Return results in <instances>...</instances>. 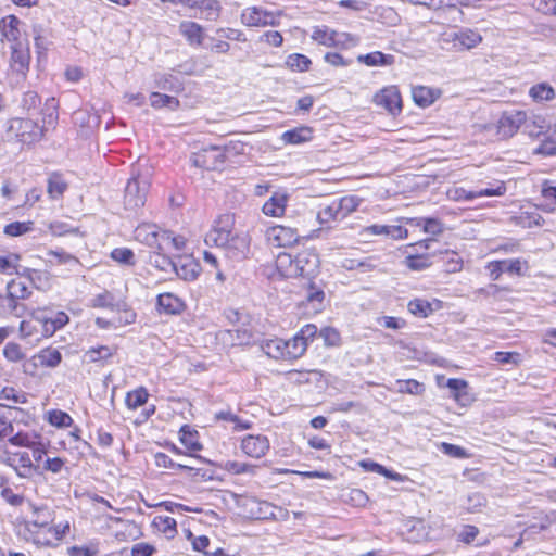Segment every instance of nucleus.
<instances>
[{
  "label": "nucleus",
  "mask_w": 556,
  "mask_h": 556,
  "mask_svg": "<svg viewBox=\"0 0 556 556\" xmlns=\"http://www.w3.org/2000/svg\"><path fill=\"white\" fill-rule=\"evenodd\" d=\"M152 168L147 159H138L131 166L130 178L125 188V208H140L147 203Z\"/></svg>",
  "instance_id": "nucleus-1"
},
{
  "label": "nucleus",
  "mask_w": 556,
  "mask_h": 556,
  "mask_svg": "<svg viewBox=\"0 0 556 556\" xmlns=\"http://www.w3.org/2000/svg\"><path fill=\"white\" fill-rule=\"evenodd\" d=\"M5 135L8 140L15 139L23 144L31 146L43 138L45 127L29 118L14 117L5 123Z\"/></svg>",
  "instance_id": "nucleus-2"
},
{
  "label": "nucleus",
  "mask_w": 556,
  "mask_h": 556,
  "mask_svg": "<svg viewBox=\"0 0 556 556\" xmlns=\"http://www.w3.org/2000/svg\"><path fill=\"white\" fill-rule=\"evenodd\" d=\"M262 351L274 359H298L299 349L291 345V339L285 341L279 338L268 339L262 342Z\"/></svg>",
  "instance_id": "nucleus-3"
},
{
  "label": "nucleus",
  "mask_w": 556,
  "mask_h": 556,
  "mask_svg": "<svg viewBox=\"0 0 556 556\" xmlns=\"http://www.w3.org/2000/svg\"><path fill=\"white\" fill-rule=\"evenodd\" d=\"M298 230L281 225L269 227L266 230V240L268 244L276 248L291 247L299 241Z\"/></svg>",
  "instance_id": "nucleus-4"
},
{
  "label": "nucleus",
  "mask_w": 556,
  "mask_h": 556,
  "mask_svg": "<svg viewBox=\"0 0 556 556\" xmlns=\"http://www.w3.org/2000/svg\"><path fill=\"white\" fill-rule=\"evenodd\" d=\"M526 122L527 114L523 111L505 112L498 119L497 134L503 139L510 138Z\"/></svg>",
  "instance_id": "nucleus-5"
},
{
  "label": "nucleus",
  "mask_w": 556,
  "mask_h": 556,
  "mask_svg": "<svg viewBox=\"0 0 556 556\" xmlns=\"http://www.w3.org/2000/svg\"><path fill=\"white\" fill-rule=\"evenodd\" d=\"M38 318L40 320V336L42 338H49L54 334V332L64 327L70 318L64 312L52 313L47 309L38 311Z\"/></svg>",
  "instance_id": "nucleus-6"
},
{
  "label": "nucleus",
  "mask_w": 556,
  "mask_h": 556,
  "mask_svg": "<svg viewBox=\"0 0 556 556\" xmlns=\"http://www.w3.org/2000/svg\"><path fill=\"white\" fill-rule=\"evenodd\" d=\"M241 22L248 27H265L277 25V17L273 12L257 7L245 8L241 13Z\"/></svg>",
  "instance_id": "nucleus-7"
},
{
  "label": "nucleus",
  "mask_w": 556,
  "mask_h": 556,
  "mask_svg": "<svg viewBox=\"0 0 556 556\" xmlns=\"http://www.w3.org/2000/svg\"><path fill=\"white\" fill-rule=\"evenodd\" d=\"M239 503L244 508V513L249 518L262 520L275 517V507L266 501L242 496Z\"/></svg>",
  "instance_id": "nucleus-8"
},
{
  "label": "nucleus",
  "mask_w": 556,
  "mask_h": 556,
  "mask_svg": "<svg viewBox=\"0 0 556 556\" xmlns=\"http://www.w3.org/2000/svg\"><path fill=\"white\" fill-rule=\"evenodd\" d=\"M374 102L384 108L392 115L400 113L402 109L401 96L397 88L394 86L386 87L376 93Z\"/></svg>",
  "instance_id": "nucleus-9"
},
{
  "label": "nucleus",
  "mask_w": 556,
  "mask_h": 556,
  "mask_svg": "<svg viewBox=\"0 0 556 556\" xmlns=\"http://www.w3.org/2000/svg\"><path fill=\"white\" fill-rule=\"evenodd\" d=\"M298 277H312L319 267V257L313 250H304L294 256Z\"/></svg>",
  "instance_id": "nucleus-10"
},
{
  "label": "nucleus",
  "mask_w": 556,
  "mask_h": 556,
  "mask_svg": "<svg viewBox=\"0 0 556 556\" xmlns=\"http://www.w3.org/2000/svg\"><path fill=\"white\" fill-rule=\"evenodd\" d=\"M244 454L253 458L263 457L269 450V441L264 435H247L241 442Z\"/></svg>",
  "instance_id": "nucleus-11"
},
{
  "label": "nucleus",
  "mask_w": 556,
  "mask_h": 556,
  "mask_svg": "<svg viewBox=\"0 0 556 556\" xmlns=\"http://www.w3.org/2000/svg\"><path fill=\"white\" fill-rule=\"evenodd\" d=\"M252 333L248 329H228L216 333V340L224 346H237L249 344Z\"/></svg>",
  "instance_id": "nucleus-12"
},
{
  "label": "nucleus",
  "mask_w": 556,
  "mask_h": 556,
  "mask_svg": "<svg viewBox=\"0 0 556 556\" xmlns=\"http://www.w3.org/2000/svg\"><path fill=\"white\" fill-rule=\"evenodd\" d=\"M506 188L503 182H498L495 188H484L478 191H466L462 188H454L448 190L447 195L455 200H472L482 195H502Z\"/></svg>",
  "instance_id": "nucleus-13"
},
{
  "label": "nucleus",
  "mask_w": 556,
  "mask_h": 556,
  "mask_svg": "<svg viewBox=\"0 0 556 556\" xmlns=\"http://www.w3.org/2000/svg\"><path fill=\"white\" fill-rule=\"evenodd\" d=\"M213 421L222 424L227 429L228 426L233 432L248 430L252 424L249 420L241 419L238 415L233 414L230 409L220 410L214 415Z\"/></svg>",
  "instance_id": "nucleus-14"
},
{
  "label": "nucleus",
  "mask_w": 556,
  "mask_h": 556,
  "mask_svg": "<svg viewBox=\"0 0 556 556\" xmlns=\"http://www.w3.org/2000/svg\"><path fill=\"white\" fill-rule=\"evenodd\" d=\"M167 252L168 251L153 249L149 256V263L161 271H164L166 274H174V271H177V266L179 265V263L178 260H175L174 257L169 256Z\"/></svg>",
  "instance_id": "nucleus-15"
},
{
  "label": "nucleus",
  "mask_w": 556,
  "mask_h": 556,
  "mask_svg": "<svg viewBox=\"0 0 556 556\" xmlns=\"http://www.w3.org/2000/svg\"><path fill=\"white\" fill-rule=\"evenodd\" d=\"M448 40L453 42L456 49H472L482 41V37L477 31L467 29L448 35Z\"/></svg>",
  "instance_id": "nucleus-16"
},
{
  "label": "nucleus",
  "mask_w": 556,
  "mask_h": 556,
  "mask_svg": "<svg viewBox=\"0 0 556 556\" xmlns=\"http://www.w3.org/2000/svg\"><path fill=\"white\" fill-rule=\"evenodd\" d=\"M160 233H163V230H160L155 225L144 224L136 228L135 238L150 248L159 250Z\"/></svg>",
  "instance_id": "nucleus-17"
},
{
  "label": "nucleus",
  "mask_w": 556,
  "mask_h": 556,
  "mask_svg": "<svg viewBox=\"0 0 556 556\" xmlns=\"http://www.w3.org/2000/svg\"><path fill=\"white\" fill-rule=\"evenodd\" d=\"M317 333V327L313 324H307L291 339V345L299 349V358L307 350L308 342L312 341Z\"/></svg>",
  "instance_id": "nucleus-18"
},
{
  "label": "nucleus",
  "mask_w": 556,
  "mask_h": 556,
  "mask_svg": "<svg viewBox=\"0 0 556 556\" xmlns=\"http://www.w3.org/2000/svg\"><path fill=\"white\" fill-rule=\"evenodd\" d=\"M276 269L281 277L295 278L298 277V268L294 262V256L289 253H279L275 261Z\"/></svg>",
  "instance_id": "nucleus-19"
},
{
  "label": "nucleus",
  "mask_w": 556,
  "mask_h": 556,
  "mask_svg": "<svg viewBox=\"0 0 556 556\" xmlns=\"http://www.w3.org/2000/svg\"><path fill=\"white\" fill-rule=\"evenodd\" d=\"M21 336L30 341L38 342L42 339L40 336V320L38 318V311L35 312L29 319L23 320L20 324Z\"/></svg>",
  "instance_id": "nucleus-20"
},
{
  "label": "nucleus",
  "mask_w": 556,
  "mask_h": 556,
  "mask_svg": "<svg viewBox=\"0 0 556 556\" xmlns=\"http://www.w3.org/2000/svg\"><path fill=\"white\" fill-rule=\"evenodd\" d=\"M30 55L28 50L13 47L11 53V67L14 72L25 76L28 71Z\"/></svg>",
  "instance_id": "nucleus-21"
},
{
  "label": "nucleus",
  "mask_w": 556,
  "mask_h": 556,
  "mask_svg": "<svg viewBox=\"0 0 556 556\" xmlns=\"http://www.w3.org/2000/svg\"><path fill=\"white\" fill-rule=\"evenodd\" d=\"M25 309V305L9 293L5 296H0V315H12L20 318L24 315Z\"/></svg>",
  "instance_id": "nucleus-22"
},
{
  "label": "nucleus",
  "mask_w": 556,
  "mask_h": 556,
  "mask_svg": "<svg viewBox=\"0 0 556 556\" xmlns=\"http://www.w3.org/2000/svg\"><path fill=\"white\" fill-rule=\"evenodd\" d=\"M160 236L159 250L161 251H181L185 248L186 242L181 236H173V232L168 230H163V233H160Z\"/></svg>",
  "instance_id": "nucleus-23"
},
{
  "label": "nucleus",
  "mask_w": 556,
  "mask_h": 556,
  "mask_svg": "<svg viewBox=\"0 0 556 556\" xmlns=\"http://www.w3.org/2000/svg\"><path fill=\"white\" fill-rule=\"evenodd\" d=\"M312 130L308 127H299L292 130L285 131L281 135V140L286 144H300L311 140Z\"/></svg>",
  "instance_id": "nucleus-24"
},
{
  "label": "nucleus",
  "mask_w": 556,
  "mask_h": 556,
  "mask_svg": "<svg viewBox=\"0 0 556 556\" xmlns=\"http://www.w3.org/2000/svg\"><path fill=\"white\" fill-rule=\"evenodd\" d=\"M35 363L33 364L34 367L37 366V363H39L41 366L46 367H56L61 361L62 355L61 353L55 349H45L39 354L34 356Z\"/></svg>",
  "instance_id": "nucleus-25"
},
{
  "label": "nucleus",
  "mask_w": 556,
  "mask_h": 556,
  "mask_svg": "<svg viewBox=\"0 0 556 556\" xmlns=\"http://www.w3.org/2000/svg\"><path fill=\"white\" fill-rule=\"evenodd\" d=\"M93 307H109L112 309L124 311L127 313V304L126 302L118 300L115 301L114 296L110 292H104L98 294L92 300Z\"/></svg>",
  "instance_id": "nucleus-26"
},
{
  "label": "nucleus",
  "mask_w": 556,
  "mask_h": 556,
  "mask_svg": "<svg viewBox=\"0 0 556 556\" xmlns=\"http://www.w3.org/2000/svg\"><path fill=\"white\" fill-rule=\"evenodd\" d=\"M18 24L20 20L13 15L3 18L0 24L1 36L8 41H16L20 37Z\"/></svg>",
  "instance_id": "nucleus-27"
},
{
  "label": "nucleus",
  "mask_w": 556,
  "mask_h": 556,
  "mask_svg": "<svg viewBox=\"0 0 556 556\" xmlns=\"http://www.w3.org/2000/svg\"><path fill=\"white\" fill-rule=\"evenodd\" d=\"M357 60L367 66H387L394 62V56L391 54H384L380 51H375L365 55H359Z\"/></svg>",
  "instance_id": "nucleus-28"
},
{
  "label": "nucleus",
  "mask_w": 556,
  "mask_h": 556,
  "mask_svg": "<svg viewBox=\"0 0 556 556\" xmlns=\"http://www.w3.org/2000/svg\"><path fill=\"white\" fill-rule=\"evenodd\" d=\"M115 353V350L106 346L100 345L98 348H91L84 353L83 359L86 363H97L101 361H106L112 357Z\"/></svg>",
  "instance_id": "nucleus-29"
},
{
  "label": "nucleus",
  "mask_w": 556,
  "mask_h": 556,
  "mask_svg": "<svg viewBox=\"0 0 556 556\" xmlns=\"http://www.w3.org/2000/svg\"><path fill=\"white\" fill-rule=\"evenodd\" d=\"M179 265L177 271H174L177 276L185 280L194 279L199 275V265L191 258H178Z\"/></svg>",
  "instance_id": "nucleus-30"
},
{
  "label": "nucleus",
  "mask_w": 556,
  "mask_h": 556,
  "mask_svg": "<svg viewBox=\"0 0 556 556\" xmlns=\"http://www.w3.org/2000/svg\"><path fill=\"white\" fill-rule=\"evenodd\" d=\"M16 456V466H14V470L21 478H29L36 467L33 465L29 454L27 452L15 453Z\"/></svg>",
  "instance_id": "nucleus-31"
},
{
  "label": "nucleus",
  "mask_w": 556,
  "mask_h": 556,
  "mask_svg": "<svg viewBox=\"0 0 556 556\" xmlns=\"http://www.w3.org/2000/svg\"><path fill=\"white\" fill-rule=\"evenodd\" d=\"M529 96L535 102L551 101L555 98V90L549 84L541 83L530 88Z\"/></svg>",
  "instance_id": "nucleus-32"
},
{
  "label": "nucleus",
  "mask_w": 556,
  "mask_h": 556,
  "mask_svg": "<svg viewBox=\"0 0 556 556\" xmlns=\"http://www.w3.org/2000/svg\"><path fill=\"white\" fill-rule=\"evenodd\" d=\"M157 305L166 314H177L182 307L180 300L170 293L160 294Z\"/></svg>",
  "instance_id": "nucleus-33"
},
{
  "label": "nucleus",
  "mask_w": 556,
  "mask_h": 556,
  "mask_svg": "<svg viewBox=\"0 0 556 556\" xmlns=\"http://www.w3.org/2000/svg\"><path fill=\"white\" fill-rule=\"evenodd\" d=\"M154 87L162 90L178 91L181 84L174 75L164 73L154 75Z\"/></svg>",
  "instance_id": "nucleus-34"
},
{
  "label": "nucleus",
  "mask_w": 556,
  "mask_h": 556,
  "mask_svg": "<svg viewBox=\"0 0 556 556\" xmlns=\"http://www.w3.org/2000/svg\"><path fill=\"white\" fill-rule=\"evenodd\" d=\"M66 189L67 184L60 174L53 173L49 176L47 190L50 198L56 199L61 197Z\"/></svg>",
  "instance_id": "nucleus-35"
},
{
  "label": "nucleus",
  "mask_w": 556,
  "mask_h": 556,
  "mask_svg": "<svg viewBox=\"0 0 556 556\" xmlns=\"http://www.w3.org/2000/svg\"><path fill=\"white\" fill-rule=\"evenodd\" d=\"M437 98L435 92L424 86H418L413 89V99L420 106H428L434 102Z\"/></svg>",
  "instance_id": "nucleus-36"
},
{
  "label": "nucleus",
  "mask_w": 556,
  "mask_h": 556,
  "mask_svg": "<svg viewBox=\"0 0 556 556\" xmlns=\"http://www.w3.org/2000/svg\"><path fill=\"white\" fill-rule=\"evenodd\" d=\"M150 101L151 105L155 109L167 106L170 110H175L179 106V101L177 98L159 92H152L150 96Z\"/></svg>",
  "instance_id": "nucleus-37"
},
{
  "label": "nucleus",
  "mask_w": 556,
  "mask_h": 556,
  "mask_svg": "<svg viewBox=\"0 0 556 556\" xmlns=\"http://www.w3.org/2000/svg\"><path fill=\"white\" fill-rule=\"evenodd\" d=\"M180 31L191 43L201 42L202 28L198 24L193 22L181 23Z\"/></svg>",
  "instance_id": "nucleus-38"
},
{
  "label": "nucleus",
  "mask_w": 556,
  "mask_h": 556,
  "mask_svg": "<svg viewBox=\"0 0 556 556\" xmlns=\"http://www.w3.org/2000/svg\"><path fill=\"white\" fill-rule=\"evenodd\" d=\"M34 229V223L30 220L27 222H14L8 224L3 232L9 237H18L25 235Z\"/></svg>",
  "instance_id": "nucleus-39"
},
{
  "label": "nucleus",
  "mask_w": 556,
  "mask_h": 556,
  "mask_svg": "<svg viewBox=\"0 0 556 556\" xmlns=\"http://www.w3.org/2000/svg\"><path fill=\"white\" fill-rule=\"evenodd\" d=\"M334 31L326 26L315 27L312 34V38L320 45L332 47Z\"/></svg>",
  "instance_id": "nucleus-40"
},
{
  "label": "nucleus",
  "mask_w": 556,
  "mask_h": 556,
  "mask_svg": "<svg viewBox=\"0 0 556 556\" xmlns=\"http://www.w3.org/2000/svg\"><path fill=\"white\" fill-rule=\"evenodd\" d=\"M519 213L520 214L518 216L513 217L517 225H520L523 228L540 225L541 216L536 212L520 211Z\"/></svg>",
  "instance_id": "nucleus-41"
},
{
  "label": "nucleus",
  "mask_w": 556,
  "mask_h": 556,
  "mask_svg": "<svg viewBox=\"0 0 556 556\" xmlns=\"http://www.w3.org/2000/svg\"><path fill=\"white\" fill-rule=\"evenodd\" d=\"M523 125L525 130L531 137H538L547 129L545 119L541 116H534L532 121H527Z\"/></svg>",
  "instance_id": "nucleus-42"
},
{
  "label": "nucleus",
  "mask_w": 556,
  "mask_h": 556,
  "mask_svg": "<svg viewBox=\"0 0 556 556\" xmlns=\"http://www.w3.org/2000/svg\"><path fill=\"white\" fill-rule=\"evenodd\" d=\"M148 392L146 389L140 388L132 392H129L126 396V405L130 409H136L147 402Z\"/></svg>",
  "instance_id": "nucleus-43"
},
{
  "label": "nucleus",
  "mask_w": 556,
  "mask_h": 556,
  "mask_svg": "<svg viewBox=\"0 0 556 556\" xmlns=\"http://www.w3.org/2000/svg\"><path fill=\"white\" fill-rule=\"evenodd\" d=\"M311 60L303 54H291L287 59V65L296 72H305L309 68Z\"/></svg>",
  "instance_id": "nucleus-44"
},
{
  "label": "nucleus",
  "mask_w": 556,
  "mask_h": 556,
  "mask_svg": "<svg viewBox=\"0 0 556 556\" xmlns=\"http://www.w3.org/2000/svg\"><path fill=\"white\" fill-rule=\"evenodd\" d=\"M18 260L20 255L17 254H9L7 256L0 255V273L7 275H12L14 273L17 274Z\"/></svg>",
  "instance_id": "nucleus-45"
},
{
  "label": "nucleus",
  "mask_w": 556,
  "mask_h": 556,
  "mask_svg": "<svg viewBox=\"0 0 556 556\" xmlns=\"http://www.w3.org/2000/svg\"><path fill=\"white\" fill-rule=\"evenodd\" d=\"M0 400H9L14 403L25 404L27 402L26 393L17 391L14 388H3L0 392Z\"/></svg>",
  "instance_id": "nucleus-46"
},
{
  "label": "nucleus",
  "mask_w": 556,
  "mask_h": 556,
  "mask_svg": "<svg viewBox=\"0 0 556 556\" xmlns=\"http://www.w3.org/2000/svg\"><path fill=\"white\" fill-rule=\"evenodd\" d=\"M8 293L16 299H25L29 295V290L22 281L12 280L7 287Z\"/></svg>",
  "instance_id": "nucleus-47"
},
{
  "label": "nucleus",
  "mask_w": 556,
  "mask_h": 556,
  "mask_svg": "<svg viewBox=\"0 0 556 556\" xmlns=\"http://www.w3.org/2000/svg\"><path fill=\"white\" fill-rule=\"evenodd\" d=\"M357 42L358 39L351 34L334 31L332 47L351 48L356 46Z\"/></svg>",
  "instance_id": "nucleus-48"
},
{
  "label": "nucleus",
  "mask_w": 556,
  "mask_h": 556,
  "mask_svg": "<svg viewBox=\"0 0 556 556\" xmlns=\"http://www.w3.org/2000/svg\"><path fill=\"white\" fill-rule=\"evenodd\" d=\"M445 270L448 273H457L462 270L463 267V260L459 257V255L454 251H446L445 252Z\"/></svg>",
  "instance_id": "nucleus-49"
},
{
  "label": "nucleus",
  "mask_w": 556,
  "mask_h": 556,
  "mask_svg": "<svg viewBox=\"0 0 556 556\" xmlns=\"http://www.w3.org/2000/svg\"><path fill=\"white\" fill-rule=\"evenodd\" d=\"M408 309L412 314L426 317L431 312V305L424 300H413L408 303Z\"/></svg>",
  "instance_id": "nucleus-50"
},
{
  "label": "nucleus",
  "mask_w": 556,
  "mask_h": 556,
  "mask_svg": "<svg viewBox=\"0 0 556 556\" xmlns=\"http://www.w3.org/2000/svg\"><path fill=\"white\" fill-rule=\"evenodd\" d=\"M7 438L9 440V443L14 446L29 447L33 446V442L35 441L33 437L25 432H17L15 434L13 432L11 435H8Z\"/></svg>",
  "instance_id": "nucleus-51"
},
{
  "label": "nucleus",
  "mask_w": 556,
  "mask_h": 556,
  "mask_svg": "<svg viewBox=\"0 0 556 556\" xmlns=\"http://www.w3.org/2000/svg\"><path fill=\"white\" fill-rule=\"evenodd\" d=\"M441 451L454 458H468L470 454L463 447L451 443H441Z\"/></svg>",
  "instance_id": "nucleus-52"
},
{
  "label": "nucleus",
  "mask_w": 556,
  "mask_h": 556,
  "mask_svg": "<svg viewBox=\"0 0 556 556\" xmlns=\"http://www.w3.org/2000/svg\"><path fill=\"white\" fill-rule=\"evenodd\" d=\"M48 420L51 425L56 426V427H67L72 422L71 416L61 410L50 412Z\"/></svg>",
  "instance_id": "nucleus-53"
},
{
  "label": "nucleus",
  "mask_w": 556,
  "mask_h": 556,
  "mask_svg": "<svg viewBox=\"0 0 556 556\" xmlns=\"http://www.w3.org/2000/svg\"><path fill=\"white\" fill-rule=\"evenodd\" d=\"M399 391L402 393L420 394L424 391V386L416 380L397 381Z\"/></svg>",
  "instance_id": "nucleus-54"
},
{
  "label": "nucleus",
  "mask_w": 556,
  "mask_h": 556,
  "mask_svg": "<svg viewBox=\"0 0 556 556\" xmlns=\"http://www.w3.org/2000/svg\"><path fill=\"white\" fill-rule=\"evenodd\" d=\"M324 298H325L324 291L318 288H315L313 286L309 287V289L307 290V293L305 295L306 301L308 303H312L313 307L316 309L321 305Z\"/></svg>",
  "instance_id": "nucleus-55"
},
{
  "label": "nucleus",
  "mask_w": 556,
  "mask_h": 556,
  "mask_svg": "<svg viewBox=\"0 0 556 556\" xmlns=\"http://www.w3.org/2000/svg\"><path fill=\"white\" fill-rule=\"evenodd\" d=\"M361 465L369 471H375V472L381 473V475L389 477L393 480H397L400 477L399 473H393V472L389 471L387 468H384L383 466H381L377 463H374V462H362Z\"/></svg>",
  "instance_id": "nucleus-56"
},
{
  "label": "nucleus",
  "mask_w": 556,
  "mask_h": 556,
  "mask_svg": "<svg viewBox=\"0 0 556 556\" xmlns=\"http://www.w3.org/2000/svg\"><path fill=\"white\" fill-rule=\"evenodd\" d=\"M3 354L11 362L21 361L24 357L21 346L12 342L4 346Z\"/></svg>",
  "instance_id": "nucleus-57"
},
{
  "label": "nucleus",
  "mask_w": 556,
  "mask_h": 556,
  "mask_svg": "<svg viewBox=\"0 0 556 556\" xmlns=\"http://www.w3.org/2000/svg\"><path fill=\"white\" fill-rule=\"evenodd\" d=\"M493 359L501 364L517 365L520 361V354L517 352H495Z\"/></svg>",
  "instance_id": "nucleus-58"
},
{
  "label": "nucleus",
  "mask_w": 556,
  "mask_h": 556,
  "mask_svg": "<svg viewBox=\"0 0 556 556\" xmlns=\"http://www.w3.org/2000/svg\"><path fill=\"white\" fill-rule=\"evenodd\" d=\"M225 468L227 471L232 473H242V472H254L256 469V466L249 465L245 463H237V462H227L225 464Z\"/></svg>",
  "instance_id": "nucleus-59"
},
{
  "label": "nucleus",
  "mask_w": 556,
  "mask_h": 556,
  "mask_svg": "<svg viewBox=\"0 0 556 556\" xmlns=\"http://www.w3.org/2000/svg\"><path fill=\"white\" fill-rule=\"evenodd\" d=\"M287 201L288 195L286 193L276 192L269 198L262 208H268L269 205L271 208H285L287 206Z\"/></svg>",
  "instance_id": "nucleus-60"
},
{
  "label": "nucleus",
  "mask_w": 556,
  "mask_h": 556,
  "mask_svg": "<svg viewBox=\"0 0 556 556\" xmlns=\"http://www.w3.org/2000/svg\"><path fill=\"white\" fill-rule=\"evenodd\" d=\"M211 152H214L213 159L215 160V165L212 169H219L220 165L228 160L230 149L228 147H225L224 149L211 147Z\"/></svg>",
  "instance_id": "nucleus-61"
},
{
  "label": "nucleus",
  "mask_w": 556,
  "mask_h": 556,
  "mask_svg": "<svg viewBox=\"0 0 556 556\" xmlns=\"http://www.w3.org/2000/svg\"><path fill=\"white\" fill-rule=\"evenodd\" d=\"M111 256L113 260L123 263V264H131L134 258V253L129 249H115L112 251Z\"/></svg>",
  "instance_id": "nucleus-62"
},
{
  "label": "nucleus",
  "mask_w": 556,
  "mask_h": 556,
  "mask_svg": "<svg viewBox=\"0 0 556 556\" xmlns=\"http://www.w3.org/2000/svg\"><path fill=\"white\" fill-rule=\"evenodd\" d=\"M40 103V97L35 91H27L22 99L23 108L26 110L36 109Z\"/></svg>",
  "instance_id": "nucleus-63"
},
{
  "label": "nucleus",
  "mask_w": 556,
  "mask_h": 556,
  "mask_svg": "<svg viewBox=\"0 0 556 556\" xmlns=\"http://www.w3.org/2000/svg\"><path fill=\"white\" fill-rule=\"evenodd\" d=\"M154 552V546L148 543H137L131 548L132 556H151Z\"/></svg>",
  "instance_id": "nucleus-64"
}]
</instances>
